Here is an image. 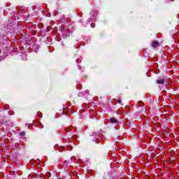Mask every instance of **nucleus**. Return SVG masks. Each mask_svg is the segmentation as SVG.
<instances>
[{
	"instance_id": "7ed1b4c3",
	"label": "nucleus",
	"mask_w": 179,
	"mask_h": 179,
	"mask_svg": "<svg viewBox=\"0 0 179 179\" xmlns=\"http://www.w3.org/2000/svg\"><path fill=\"white\" fill-rule=\"evenodd\" d=\"M157 83H158V85H164V79L157 80Z\"/></svg>"
},
{
	"instance_id": "423d86ee",
	"label": "nucleus",
	"mask_w": 179,
	"mask_h": 179,
	"mask_svg": "<svg viewBox=\"0 0 179 179\" xmlns=\"http://www.w3.org/2000/svg\"><path fill=\"white\" fill-rule=\"evenodd\" d=\"M91 27L92 28L96 27V24L94 23L91 24Z\"/></svg>"
},
{
	"instance_id": "f03ea898",
	"label": "nucleus",
	"mask_w": 179,
	"mask_h": 179,
	"mask_svg": "<svg viewBox=\"0 0 179 179\" xmlns=\"http://www.w3.org/2000/svg\"><path fill=\"white\" fill-rule=\"evenodd\" d=\"M110 122H111V124H117V119H115L114 117H111L110 119Z\"/></svg>"
},
{
	"instance_id": "0eeeda50",
	"label": "nucleus",
	"mask_w": 179,
	"mask_h": 179,
	"mask_svg": "<svg viewBox=\"0 0 179 179\" xmlns=\"http://www.w3.org/2000/svg\"><path fill=\"white\" fill-rule=\"evenodd\" d=\"M117 103H118L119 104H121V103H122L121 99H118V100H117Z\"/></svg>"
},
{
	"instance_id": "1a4fd4ad",
	"label": "nucleus",
	"mask_w": 179,
	"mask_h": 179,
	"mask_svg": "<svg viewBox=\"0 0 179 179\" xmlns=\"http://www.w3.org/2000/svg\"><path fill=\"white\" fill-rule=\"evenodd\" d=\"M64 166H66V162H64Z\"/></svg>"
},
{
	"instance_id": "20e7f679",
	"label": "nucleus",
	"mask_w": 179,
	"mask_h": 179,
	"mask_svg": "<svg viewBox=\"0 0 179 179\" xmlns=\"http://www.w3.org/2000/svg\"><path fill=\"white\" fill-rule=\"evenodd\" d=\"M71 129H72V126H69L65 129L66 132H71Z\"/></svg>"
},
{
	"instance_id": "9d476101",
	"label": "nucleus",
	"mask_w": 179,
	"mask_h": 179,
	"mask_svg": "<svg viewBox=\"0 0 179 179\" xmlns=\"http://www.w3.org/2000/svg\"><path fill=\"white\" fill-rule=\"evenodd\" d=\"M22 136H24V133H22Z\"/></svg>"
},
{
	"instance_id": "39448f33",
	"label": "nucleus",
	"mask_w": 179,
	"mask_h": 179,
	"mask_svg": "<svg viewBox=\"0 0 179 179\" xmlns=\"http://www.w3.org/2000/svg\"><path fill=\"white\" fill-rule=\"evenodd\" d=\"M138 106H139V107H143L144 103L142 102V101H140L138 102Z\"/></svg>"
},
{
	"instance_id": "6e6552de",
	"label": "nucleus",
	"mask_w": 179,
	"mask_h": 179,
	"mask_svg": "<svg viewBox=\"0 0 179 179\" xmlns=\"http://www.w3.org/2000/svg\"><path fill=\"white\" fill-rule=\"evenodd\" d=\"M50 174H51V173H50V172H48V173H47V175H48V176H50Z\"/></svg>"
},
{
	"instance_id": "f257e3e1",
	"label": "nucleus",
	"mask_w": 179,
	"mask_h": 179,
	"mask_svg": "<svg viewBox=\"0 0 179 179\" xmlns=\"http://www.w3.org/2000/svg\"><path fill=\"white\" fill-rule=\"evenodd\" d=\"M160 46V43H159V41H154L152 43V48H157V47Z\"/></svg>"
}]
</instances>
